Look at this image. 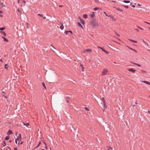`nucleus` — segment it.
<instances>
[{
    "mask_svg": "<svg viewBox=\"0 0 150 150\" xmlns=\"http://www.w3.org/2000/svg\"><path fill=\"white\" fill-rule=\"evenodd\" d=\"M102 100L103 101V103L104 104V105L106 103V101L105 100L104 98V97H103L102 98Z\"/></svg>",
    "mask_w": 150,
    "mask_h": 150,
    "instance_id": "13",
    "label": "nucleus"
},
{
    "mask_svg": "<svg viewBox=\"0 0 150 150\" xmlns=\"http://www.w3.org/2000/svg\"><path fill=\"white\" fill-rule=\"evenodd\" d=\"M117 35L118 37H119L120 36V35L119 34H117Z\"/></svg>",
    "mask_w": 150,
    "mask_h": 150,
    "instance_id": "50",
    "label": "nucleus"
},
{
    "mask_svg": "<svg viewBox=\"0 0 150 150\" xmlns=\"http://www.w3.org/2000/svg\"><path fill=\"white\" fill-rule=\"evenodd\" d=\"M12 134V131L11 130H9L8 132V134L9 135H10V134Z\"/></svg>",
    "mask_w": 150,
    "mask_h": 150,
    "instance_id": "16",
    "label": "nucleus"
},
{
    "mask_svg": "<svg viewBox=\"0 0 150 150\" xmlns=\"http://www.w3.org/2000/svg\"><path fill=\"white\" fill-rule=\"evenodd\" d=\"M18 11L19 13H21V11L19 9V8H18Z\"/></svg>",
    "mask_w": 150,
    "mask_h": 150,
    "instance_id": "36",
    "label": "nucleus"
},
{
    "mask_svg": "<svg viewBox=\"0 0 150 150\" xmlns=\"http://www.w3.org/2000/svg\"><path fill=\"white\" fill-rule=\"evenodd\" d=\"M91 23L93 24V27L98 25V24L97 23H96L95 20H93L92 21Z\"/></svg>",
    "mask_w": 150,
    "mask_h": 150,
    "instance_id": "2",
    "label": "nucleus"
},
{
    "mask_svg": "<svg viewBox=\"0 0 150 150\" xmlns=\"http://www.w3.org/2000/svg\"><path fill=\"white\" fill-rule=\"evenodd\" d=\"M148 29H149L150 30V27L148 28Z\"/></svg>",
    "mask_w": 150,
    "mask_h": 150,
    "instance_id": "59",
    "label": "nucleus"
},
{
    "mask_svg": "<svg viewBox=\"0 0 150 150\" xmlns=\"http://www.w3.org/2000/svg\"><path fill=\"white\" fill-rule=\"evenodd\" d=\"M43 142V143L45 144V145H46V144L45 142Z\"/></svg>",
    "mask_w": 150,
    "mask_h": 150,
    "instance_id": "55",
    "label": "nucleus"
},
{
    "mask_svg": "<svg viewBox=\"0 0 150 150\" xmlns=\"http://www.w3.org/2000/svg\"><path fill=\"white\" fill-rule=\"evenodd\" d=\"M5 140H8L9 139V136H7L5 138Z\"/></svg>",
    "mask_w": 150,
    "mask_h": 150,
    "instance_id": "25",
    "label": "nucleus"
},
{
    "mask_svg": "<svg viewBox=\"0 0 150 150\" xmlns=\"http://www.w3.org/2000/svg\"><path fill=\"white\" fill-rule=\"evenodd\" d=\"M83 17L85 18H87V15L86 14H83Z\"/></svg>",
    "mask_w": 150,
    "mask_h": 150,
    "instance_id": "17",
    "label": "nucleus"
},
{
    "mask_svg": "<svg viewBox=\"0 0 150 150\" xmlns=\"http://www.w3.org/2000/svg\"><path fill=\"white\" fill-rule=\"evenodd\" d=\"M143 42H144V43L147 45L149 46V44H148V43L146 42H145L144 40H143Z\"/></svg>",
    "mask_w": 150,
    "mask_h": 150,
    "instance_id": "24",
    "label": "nucleus"
},
{
    "mask_svg": "<svg viewBox=\"0 0 150 150\" xmlns=\"http://www.w3.org/2000/svg\"><path fill=\"white\" fill-rule=\"evenodd\" d=\"M100 9V8H99L96 7L94 8V10L95 11H96L97 10H98V9Z\"/></svg>",
    "mask_w": 150,
    "mask_h": 150,
    "instance_id": "26",
    "label": "nucleus"
},
{
    "mask_svg": "<svg viewBox=\"0 0 150 150\" xmlns=\"http://www.w3.org/2000/svg\"><path fill=\"white\" fill-rule=\"evenodd\" d=\"M80 66H81V67H82V71H84V70H83V69H84V68L83 67V65H82V64H81V65H80Z\"/></svg>",
    "mask_w": 150,
    "mask_h": 150,
    "instance_id": "30",
    "label": "nucleus"
},
{
    "mask_svg": "<svg viewBox=\"0 0 150 150\" xmlns=\"http://www.w3.org/2000/svg\"><path fill=\"white\" fill-rule=\"evenodd\" d=\"M144 22L145 23H146L148 24H150V23H148V22H146V21H144Z\"/></svg>",
    "mask_w": 150,
    "mask_h": 150,
    "instance_id": "39",
    "label": "nucleus"
},
{
    "mask_svg": "<svg viewBox=\"0 0 150 150\" xmlns=\"http://www.w3.org/2000/svg\"><path fill=\"white\" fill-rule=\"evenodd\" d=\"M4 3H1L0 1V5H2L3 6H5V5H3Z\"/></svg>",
    "mask_w": 150,
    "mask_h": 150,
    "instance_id": "32",
    "label": "nucleus"
},
{
    "mask_svg": "<svg viewBox=\"0 0 150 150\" xmlns=\"http://www.w3.org/2000/svg\"><path fill=\"white\" fill-rule=\"evenodd\" d=\"M142 81L144 83H146L149 85H150V82H148V81Z\"/></svg>",
    "mask_w": 150,
    "mask_h": 150,
    "instance_id": "9",
    "label": "nucleus"
},
{
    "mask_svg": "<svg viewBox=\"0 0 150 150\" xmlns=\"http://www.w3.org/2000/svg\"><path fill=\"white\" fill-rule=\"evenodd\" d=\"M3 13V12L2 11H0V14H2Z\"/></svg>",
    "mask_w": 150,
    "mask_h": 150,
    "instance_id": "43",
    "label": "nucleus"
},
{
    "mask_svg": "<svg viewBox=\"0 0 150 150\" xmlns=\"http://www.w3.org/2000/svg\"><path fill=\"white\" fill-rule=\"evenodd\" d=\"M103 52H105V50L103 49L102 48V49H101Z\"/></svg>",
    "mask_w": 150,
    "mask_h": 150,
    "instance_id": "47",
    "label": "nucleus"
},
{
    "mask_svg": "<svg viewBox=\"0 0 150 150\" xmlns=\"http://www.w3.org/2000/svg\"><path fill=\"white\" fill-rule=\"evenodd\" d=\"M42 86H44V88L45 89H46V86L45 84V83H44V82H42Z\"/></svg>",
    "mask_w": 150,
    "mask_h": 150,
    "instance_id": "21",
    "label": "nucleus"
},
{
    "mask_svg": "<svg viewBox=\"0 0 150 150\" xmlns=\"http://www.w3.org/2000/svg\"><path fill=\"white\" fill-rule=\"evenodd\" d=\"M77 25H78V26H79V27H81L82 29H83V28L82 26V25H81V23L78 22L77 23Z\"/></svg>",
    "mask_w": 150,
    "mask_h": 150,
    "instance_id": "12",
    "label": "nucleus"
},
{
    "mask_svg": "<svg viewBox=\"0 0 150 150\" xmlns=\"http://www.w3.org/2000/svg\"><path fill=\"white\" fill-rule=\"evenodd\" d=\"M147 50H148V51H149V52H150V50H149V49H147Z\"/></svg>",
    "mask_w": 150,
    "mask_h": 150,
    "instance_id": "56",
    "label": "nucleus"
},
{
    "mask_svg": "<svg viewBox=\"0 0 150 150\" xmlns=\"http://www.w3.org/2000/svg\"><path fill=\"white\" fill-rule=\"evenodd\" d=\"M108 71L107 69L104 68L103 69V71L101 72L100 75L101 76H104L107 75L108 73Z\"/></svg>",
    "mask_w": 150,
    "mask_h": 150,
    "instance_id": "1",
    "label": "nucleus"
},
{
    "mask_svg": "<svg viewBox=\"0 0 150 150\" xmlns=\"http://www.w3.org/2000/svg\"><path fill=\"white\" fill-rule=\"evenodd\" d=\"M113 63H115V64H116V63L115 62H113Z\"/></svg>",
    "mask_w": 150,
    "mask_h": 150,
    "instance_id": "61",
    "label": "nucleus"
},
{
    "mask_svg": "<svg viewBox=\"0 0 150 150\" xmlns=\"http://www.w3.org/2000/svg\"><path fill=\"white\" fill-rule=\"evenodd\" d=\"M128 47L129 48V49H130L131 50H134L133 49H132V48H130L129 47Z\"/></svg>",
    "mask_w": 150,
    "mask_h": 150,
    "instance_id": "42",
    "label": "nucleus"
},
{
    "mask_svg": "<svg viewBox=\"0 0 150 150\" xmlns=\"http://www.w3.org/2000/svg\"><path fill=\"white\" fill-rule=\"evenodd\" d=\"M17 141L20 142L21 139V135L20 134H19L18 137L16 139Z\"/></svg>",
    "mask_w": 150,
    "mask_h": 150,
    "instance_id": "3",
    "label": "nucleus"
},
{
    "mask_svg": "<svg viewBox=\"0 0 150 150\" xmlns=\"http://www.w3.org/2000/svg\"><path fill=\"white\" fill-rule=\"evenodd\" d=\"M141 72H142V73H146V72L144 71V70H141Z\"/></svg>",
    "mask_w": 150,
    "mask_h": 150,
    "instance_id": "35",
    "label": "nucleus"
},
{
    "mask_svg": "<svg viewBox=\"0 0 150 150\" xmlns=\"http://www.w3.org/2000/svg\"><path fill=\"white\" fill-rule=\"evenodd\" d=\"M105 53H107V54H108L109 53V52L105 51V52H104Z\"/></svg>",
    "mask_w": 150,
    "mask_h": 150,
    "instance_id": "44",
    "label": "nucleus"
},
{
    "mask_svg": "<svg viewBox=\"0 0 150 150\" xmlns=\"http://www.w3.org/2000/svg\"><path fill=\"white\" fill-rule=\"evenodd\" d=\"M23 123L24 125L25 126H28L29 125V123H25L24 122H23Z\"/></svg>",
    "mask_w": 150,
    "mask_h": 150,
    "instance_id": "18",
    "label": "nucleus"
},
{
    "mask_svg": "<svg viewBox=\"0 0 150 150\" xmlns=\"http://www.w3.org/2000/svg\"><path fill=\"white\" fill-rule=\"evenodd\" d=\"M79 18L80 20V22L82 24L84 25V21L83 19H81L80 17H79Z\"/></svg>",
    "mask_w": 150,
    "mask_h": 150,
    "instance_id": "5",
    "label": "nucleus"
},
{
    "mask_svg": "<svg viewBox=\"0 0 150 150\" xmlns=\"http://www.w3.org/2000/svg\"><path fill=\"white\" fill-rule=\"evenodd\" d=\"M116 9H117V10L120 11L121 12H122L123 11V10L122 9H120L119 8H116Z\"/></svg>",
    "mask_w": 150,
    "mask_h": 150,
    "instance_id": "28",
    "label": "nucleus"
},
{
    "mask_svg": "<svg viewBox=\"0 0 150 150\" xmlns=\"http://www.w3.org/2000/svg\"><path fill=\"white\" fill-rule=\"evenodd\" d=\"M85 109L86 110H87L89 111V110L88 109V108L87 107H85Z\"/></svg>",
    "mask_w": 150,
    "mask_h": 150,
    "instance_id": "38",
    "label": "nucleus"
},
{
    "mask_svg": "<svg viewBox=\"0 0 150 150\" xmlns=\"http://www.w3.org/2000/svg\"><path fill=\"white\" fill-rule=\"evenodd\" d=\"M133 51H134L136 52H137V50H136L134 49L133 50Z\"/></svg>",
    "mask_w": 150,
    "mask_h": 150,
    "instance_id": "52",
    "label": "nucleus"
},
{
    "mask_svg": "<svg viewBox=\"0 0 150 150\" xmlns=\"http://www.w3.org/2000/svg\"><path fill=\"white\" fill-rule=\"evenodd\" d=\"M1 17H3V16L2 15H1Z\"/></svg>",
    "mask_w": 150,
    "mask_h": 150,
    "instance_id": "60",
    "label": "nucleus"
},
{
    "mask_svg": "<svg viewBox=\"0 0 150 150\" xmlns=\"http://www.w3.org/2000/svg\"><path fill=\"white\" fill-rule=\"evenodd\" d=\"M90 16L92 18H94L95 16V12H93L90 15Z\"/></svg>",
    "mask_w": 150,
    "mask_h": 150,
    "instance_id": "8",
    "label": "nucleus"
},
{
    "mask_svg": "<svg viewBox=\"0 0 150 150\" xmlns=\"http://www.w3.org/2000/svg\"><path fill=\"white\" fill-rule=\"evenodd\" d=\"M68 33H70L71 34L72 33V32L71 30H69L68 31H65V33L66 34V35H67L68 34Z\"/></svg>",
    "mask_w": 150,
    "mask_h": 150,
    "instance_id": "11",
    "label": "nucleus"
},
{
    "mask_svg": "<svg viewBox=\"0 0 150 150\" xmlns=\"http://www.w3.org/2000/svg\"><path fill=\"white\" fill-rule=\"evenodd\" d=\"M41 144V142H39V143H38V145L37 147H36V148H37L38 147H39V146Z\"/></svg>",
    "mask_w": 150,
    "mask_h": 150,
    "instance_id": "31",
    "label": "nucleus"
},
{
    "mask_svg": "<svg viewBox=\"0 0 150 150\" xmlns=\"http://www.w3.org/2000/svg\"><path fill=\"white\" fill-rule=\"evenodd\" d=\"M51 46L52 47H53L54 49H55V48H54V47H53L52 45H51Z\"/></svg>",
    "mask_w": 150,
    "mask_h": 150,
    "instance_id": "58",
    "label": "nucleus"
},
{
    "mask_svg": "<svg viewBox=\"0 0 150 150\" xmlns=\"http://www.w3.org/2000/svg\"><path fill=\"white\" fill-rule=\"evenodd\" d=\"M107 16H108V17H110L112 18H113V16L111 15H107Z\"/></svg>",
    "mask_w": 150,
    "mask_h": 150,
    "instance_id": "27",
    "label": "nucleus"
},
{
    "mask_svg": "<svg viewBox=\"0 0 150 150\" xmlns=\"http://www.w3.org/2000/svg\"><path fill=\"white\" fill-rule=\"evenodd\" d=\"M1 38L4 39V41L5 42H8V40L6 38H5V37H4L3 36H2L1 37Z\"/></svg>",
    "mask_w": 150,
    "mask_h": 150,
    "instance_id": "10",
    "label": "nucleus"
},
{
    "mask_svg": "<svg viewBox=\"0 0 150 150\" xmlns=\"http://www.w3.org/2000/svg\"><path fill=\"white\" fill-rule=\"evenodd\" d=\"M148 112L149 113H150V111H148Z\"/></svg>",
    "mask_w": 150,
    "mask_h": 150,
    "instance_id": "57",
    "label": "nucleus"
},
{
    "mask_svg": "<svg viewBox=\"0 0 150 150\" xmlns=\"http://www.w3.org/2000/svg\"><path fill=\"white\" fill-rule=\"evenodd\" d=\"M41 150H45L44 149H42Z\"/></svg>",
    "mask_w": 150,
    "mask_h": 150,
    "instance_id": "64",
    "label": "nucleus"
},
{
    "mask_svg": "<svg viewBox=\"0 0 150 150\" xmlns=\"http://www.w3.org/2000/svg\"><path fill=\"white\" fill-rule=\"evenodd\" d=\"M67 103H69V101H68V100H67Z\"/></svg>",
    "mask_w": 150,
    "mask_h": 150,
    "instance_id": "62",
    "label": "nucleus"
},
{
    "mask_svg": "<svg viewBox=\"0 0 150 150\" xmlns=\"http://www.w3.org/2000/svg\"><path fill=\"white\" fill-rule=\"evenodd\" d=\"M38 15L40 17H42L44 19H45L46 18L45 17H43V15L40 14H38Z\"/></svg>",
    "mask_w": 150,
    "mask_h": 150,
    "instance_id": "15",
    "label": "nucleus"
},
{
    "mask_svg": "<svg viewBox=\"0 0 150 150\" xmlns=\"http://www.w3.org/2000/svg\"><path fill=\"white\" fill-rule=\"evenodd\" d=\"M103 106H104V108H105V109L107 107H106V103L104 105V104H103Z\"/></svg>",
    "mask_w": 150,
    "mask_h": 150,
    "instance_id": "37",
    "label": "nucleus"
},
{
    "mask_svg": "<svg viewBox=\"0 0 150 150\" xmlns=\"http://www.w3.org/2000/svg\"><path fill=\"white\" fill-rule=\"evenodd\" d=\"M103 13H104L106 16H107V15L106 14V12L105 11L103 12Z\"/></svg>",
    "mask_w": 150,
    "mask_h": 150,
    "instance_id": "40",
    "label": "nucleus"
},
{
    "mask_svg": "<svg viewBox=\"0 0 150 150\" xmlns=\"http://www.w3.org/2000/svg\"><path fill=\"white\" fill-rule=\"evenodd\" d=\"M109 149H110V150H112L113 148L111 147H110Z\"/></svg>",
    "mask_w": 150,
    "mask_h": 150,
    "instance_id": "46",
    "label": "nucleus"
},
{
    "mask_svg": "<svg viewBox=\"0 0 150 150\" xmlns=\"http://www.w3.org/2000/svg\"><path fill=\"white\" fill-rule=\"evenodd\" d=\"M60 28L61 30H62L64 29V26L62 24V25L60 26Z\"/></svg>",
    "mask_w": 150,
    "mask_h": 150,
    "instance_id": "23",
    "label": "nucleus"
},
{
    "mask_svg": "<svg viewBox=\"0 0 150 150\" xmlns=\"http://www.w3.org/2000/svg\"><path fill=\"white\" fill-rule=\"evenodd\" d=\"M0 33H2V34L4 36H6V34L5 32L4 31H0Z\"/></svg>",
    "mask_w": 150,
    "mask_h": 150,
    "instance_id": "14",
    "label": "nucleus"
},
{
    "mask_svg": "<svg viewBox=\"0 0 150 150\" xmlns=\"http://www.w3.org/2000/svg\"><path fill=\"white\" fill-rule=\"evenodd\" d=\"M97 47L98 48H100V49H102V47H99V46H98Z\"/></svg>",
    "mask_w": 150,
    "mask_h": 150,
    "instance_id": "45",
    "label": "nucleus"
},
{
    "mask_svg": "<svg viewBox=\"0 0 150 150\" xmlns=\"http://www.w3.org/2000/svg\"><path fill=\"white\" fill-rule=\"evenodd\" d=\"M7 66H8V65L7 64H6L4 66L5 68L7 69Z\"/></svg>",
    "mask_w": 150,
    "mask_h": 150,
    "instance_id": "33",
    "label": "nucleus"
},
{
    "mask_svg": "<svg viewBox=\"0 0 150 150\" xmlns=\"http://www.w3.org/2000/svg\"><path fill=\"white\" fill-rule=\"evenodd\" d=\"M2 93H4V94L5 93L4 91H2Z\"/></svg>",
    "mask_w": 150,
    "mask_h": 150,
    "instance_id": "54",
    "label": "nucleus"
},
{
    "mask_svg": "<svg viewBox=\"0 0 150 150\" xmlns=\"http://www.w3.org/2000/svg\"><path fill=\"white\" fill-rule=\"evenodd\" d=\"M128 71L132 72H134L136 70L133 69H128Z\"/></svg>",
    "mask_w": 150,
    "mask_h": 150,
    "instance_id": "6",
    "label": "nucleus"
},
{
    "mask_svg": "<svg viewBox=\"0 0 150 150\" xmlns=\"http://www.w3.org/2000/svg\"><path fill=\"white\" fill-rule=\"evenodd\" d=\"M129 41H131L134 43H137V42L136 41H135V40H131V39H129Z\"/></svg>",
    "mask_w": 150,
    "mask_h": 150,
    "instance_id": "19",
    "label": "nucleus"
},
{
    "mask_svg": "<svg viewBox=\"0 0 150 150\" xmlns=\"http://www.w3.org/2000/svg\"><path fill=\"white\" fill-rule=\"evenodd\" d=\"M14 150H17V148H16H16H14Z\"/></svg>",
    "mask_w": 150,
    "mask_h": 150,
    "instance_id": "51",
    "label": "nucleus"
},
{
    "mask_svg": "<svg viewBox=\"0 0 150 150\" xmlns=\"http://www.w3.org/2000/svg\"><path fill=\"white\" fill-rule=\"evenodd\" d=\"M124 7L126 8H128V6L127 5H125L123 6Z\"/></svg>",
    "mask_w": 150,
    "mask_h": 150,
    "instance_id": "34",
    "label": "nucleus"
},
{
    "mask_svg": "<svg viewBox=\"0 0 150 150\" xmlns=\"http://www.w3.org/2000/svg\"><path fill=\"white\" fill-rule=\"evenodd\" d=\"M132 6L133 7H135V6L134 5H133Z\"/></svg>",
    "mask_w": 150,
    "mask_h": 150,
    "instance_id": "53",
    "label": "nucleus"
},
{
    "mask_svg": "<svg viewBox=\"0 0 150 150\" xmlns=\"http://www.w3.org/2000/svg\"><path fill=\"white\" fill-rule=\"evenodd\" d=\"M123 2L125 3H129L130 1H128V0H127V1L124 0L123 1Z\"/></svg>",
    "mask_w": 150,
    "mask_h": 150,
    "instance_id": "20",
    "label": "nucleus"
},
{
    "mask_svg": "<svg viewBox=\"0 0 150 150\" xmlns=\"http://www.w3.org/2000/svg\"><path fill=\"white\" fill-rule=\"evenodd\" d=\"M24 3H25V1H24Z\"/></svg>",
    "mask_w": 150,
    "mask_h": 150,
    "instance_id": "63",
    "label": "nucleus"
},
{
    "mask_svg": "<svg viewBox=\"0 0 150 150\" xmlns=\"http://www.w3.org/2000/svg\"><path fill=\"white\" fill-rule=\"evenodd\" d=\"M63 6V5H59V7H62Z\"/></svg>",
    "mask_w": 150,
    "mask_h": 150,
    "instance_id": "48",
    "label": "nucleus"
},
{
    "mask_svg": "<svg viewBox=\"0 0 150 150\" xmlns=\"http://www.w3.org/2000/svg\"><path fill=\"white\" fill-rule=\"evenodd\" d=\"M5 29V27H1L0 28V30H3Z\"/></svg>",
    "mask_w": 150,
    "mask_h": 150,
    "instance_id": "29",
    "label": "nucleus"
},
{
    "mask_svg": "<svg viewBox=\"0 0 150 150\" xmlns=\"http://www.w3.org/2000/svg\"><path fill=\"white\" fill-rule=\"evenodd\" d=\"M92 51L91 50V49H86L85 50H84L83 51V52L84 53H86L87 52H91Z\"/></svg>",
    "mask_w": 150,
    "mask_h": 150,
    "instance_id": "4",
    "label": "nucleus"
},
{
    "mask_svg": "<svg viewBox=\"0 0 150 150\" xmlns=\"http://www.w3.org/2000/svg\"><path fill=\"white\" fill-rule=\"evenodd\" d=\"M135 30L138 32H139V29H135Z\"/></svg>",
    "mask_w": 150,
    "mask_h": 150,
    "instance_id": "41",
    "label": "nucleus"
},
{
    "mask_svg": "<svg viewBox=\"0 0 150 150\" xmlns=\"http://www.w3.org/2000/svg\"><path fill=\"white\" fill-rule=\"evenodd\" d=\"M137 27H138V28H139L140 29L142 30H144V29L143 28H142L141 27H140L139 26H137Z\"/></svg>",
    "mask_w": 150,
    "mask_h": 150,
    "instance_id": "22",
    "label": "nucleus"
},
{
    "mask_svg": "<svg viewBox=\"0 0 150 150\" xmlns=\"http://www.w3.org/2000/svg\"><path fill=\"white\" fill-rule=\"evenodd\" d=\"M15 142H16V144H17V140H16V139L15 140Z\"/></svg>",
    "mask_w": 150,
    "mask_h": 150,
    "instance_id": "49",
    "label": "nucleus"
},
{
    "mask_svg": "<svg viewBox=\"0 0 150 150\" xmlns=\"http://www.w3.org/2000/svg\"><path fill=\"white\" fill-rule=\"evenodd\" d=\"M130 62L134 65H135L137 66L138 67H140L141 66V65L140 64H138L137 63L133 62Z\"/></svg>",
    "mask_w": 150,
    "mask_h": 150,
    "instance_id": "7",
    "label": "nucleus"
}]
</instances>
